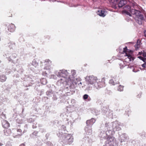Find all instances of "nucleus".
I'll use <instances>...</instances> for the list:
<instances>
[{"label":"nucleus","mask_w":146,"mask_h":146,"mask_svg":"<svg viewBox=\"0 0 146 146\" xmlns=\"http://www.w3.org/2000/svg\"><path fill=\"white\" fill-rule=\"evenodd\" d=\"M124 11L125 13L130 16H131V13L133 15H135V19L139 25H142L144 21V19L143 15H141L140 11L135 9H131L130 6L126 5L124 8Z\"/></svg>","instance_id":"1"},{"label":"nucleus","mask_w":146,"mask_h":146,"mask_svg":"<svg viewBox=\"0 0 146 146\" xmlns=\"http://www.w3.org/2000/svg\"><path fill=\"white\" fill-rule=\"evenodd\" d=\"M55 74L58 77L60 78L57 82L58 85H61V84L64 82L69 83L70 85L71 83L73 80L71 79L70 76H68V73L67 70H60L59 72H56Z\"/></svg>","instance_id":"2"},{"label":"nucleus","mask_w":146,"mask_h":146,"mask_svg":"<svg viewBox=\"0 0 146 146\" xmlns=\"http://www.w3.org/2000/svg\"><path fill=\"white\" fill-rule=\"evenodd\" d=\"M105 132H106V135L113 134L114 132L119 131L121 129L120 123L117 121L110 123H106L105 125Z\"/></svg>","instance_id":"3"},{"label":"nucleus","mask_w":146,"mask_h":146,"mask_svg":"<svg viewBox=\"0 0 146 146\" xmlns=\"http://www.w3.org/2000/svg\"><path fill=\"white\" fill-rule=\"evenodd\" d=\"M105 132H106V135L113 134L114 132L119 131L121 129L120 123L117 121L110 123H106L105 125Z\"/></svg>","instance_id":"4"},{"label":"nucleus","mask_w":146,"mask_h":146,"mask_svg":"<svg viewBox=\"0 0 146 146\" xmlns=\"http://www.w3.org/2000/svg\"><path fill=\"white\" fill-rule=\"evenodd\" d=\"M106 134V132L103 131L101 132L100 136L101 138L106 139L105 141L106 146H114V144H117L115 138L111 135L113 134Z\"/></svg>","instance_id":"5"},{"label":"nucleus","mask_w":146,"mask_h":146,"mask_svg":"<svg viewBox=\"0 0 146 146\" xmlns=\"http://www.w3.org/2000/svg\"><path fill=\"white\" fill-rule=\"evenodd\" d=\"M59 131L57 134L59 137H62V142L65 145H70L73 142V137L71 134L63 133L62 132Z\"/></svg>","instance_id":"6"},{"label":"nucleus","mask_w":146,"mask_h":146,"mask_svg":"<svg viewBox=\"0 0 146 146\" xmlns=\"http://www.w3.org/2000/svg\"><path fill=\"white\" fill-rule=\"evenodd\" d=\"M86 82L88 84L93 85L95 82H98V79L93 75L87 76L85 78Z\"/></svg>","instance_id":"7"},{"label":"nucleus","mask_w":146,"mask_h":146,"mask_svg":"<svg viewBox=\"0 0 146 146\" xmlns=\"http://www.w3.org/2000/svg\"><path fill=\"white\" fill-rule=\"evenodd\" d=\"M72 82L69 86V88L71 89H74L77 86H79L80 87V85H82V83L80 82L79 79L76 78L74 80L72 79Z\"/></svg>","instance_id":"8"},{"label":"nucleus","mask_w":146,"mask_h":146,"mask_svg":"<svg viewBox=\"0 0 146 146\" xmlns=\"http://www.w3.org/2000/svg\"><path fill=\"white\" fill-rule=\"evenodd\" d=\"M3 56H6L7 58L9 61L13 62L12 59L15 58L17 57V55L15 53L13 54H12L11 56V54L8 52H6Z\"/></svg>","instance_id":"9"},{"label":"nucleus","mask_w":146,"mask_h":146,"mask_svg":"<svg viewBox=\"0 0 146 146\" xmlns=\"http://www.w3.org/2000/svg\"><path fill=\"white\" fill-rule=\"evenodd\" d=\"M119 139L120 141V143H121L129 139V137L126 134L123 133L119 137Z\"/></svg>","instance_id":"10"},{"label":"nucleus","mask_w":146,"mask_h":146,"mask_svg":"<svg viewBox=\"0 0 146 146\" xmlns=\"http://www.w3.org/2000/svg\"><path fill=\"white\" fill-rule=\"evenodd\" d=\"M96 119L94 118H92L90 120H87L86 121V127H91L93 124L95 122Z\"/></svg>","instance_id":"11"},{"label":"nucleus","mask_w":146,"mask_h":146,"mask_svg":"<svg viewBox=\"0 0 146 146\" xmlns=\"http://www.w3.org/2000/svg\"><path fill=\"white\" fill-rule=\"evenodd\" d=\"M45 67L44 68V69L47 70L49 69L50 68H49L50 65L51 64V62L49 59H46L45 60Z\"/></svg>","instance_id":"12"},{"label":"nucleus","mask_w":146,"mask_h":146,"mask_svg":"<svg viewBox=\"0 0 146 146\" xmlns=\"http://www.w3.org/2000/svg\"><path fill=\"white\" fill-rule=\"evenodd\" d=\"M86 133L87 135H90L92 133V130L91 127H86L85 128Z\"/></svg>","instance_id":"13"},{"label":"nucleus","mask_w":146,"mask_h":146,"mask_svg":"<svg viewBox=\"0 0 146 146\" xmlns=\"http://www.w3.org/2000/svg\"><path fill=\"white\" fill-rule=\"evenodd\" d=\"M2 124L3 127L5 128H7L10 126L9 123L7 121L4 120L2 121Z\"/></svg>","instance_id":"14"},{"label":"nucleus","mask_w":146,"mask_h":146,"mask_svg":"<svg viewBox=\"0 0 146 146\" xmlns=\"http://www.w3.org/2000/svg\"><path fill=\"white\" fill-rule=\"evenodd\" d=\"M127 3V1L125 0H121L118 4V7L120 8L124 6Z\"/></svg>","instance_id":"15"},{"label":"nucleus","mask_w":146,"mask_h":146,"mask_svg":"<svg viewBox=\"0 0 146 146\" xmlns=\"http://www.w3.org/2000/svg\"><path fill=\"white\" fill-rule=\"evenodd\" d=\"M101 82H100V80L98 79V82H96L94 83L93 85H92L94 88L96 89H98L99 88H101L102 86L101 85Z\"/></svg>","instance_id":"16"},{"label":"nucleus","mask_w":146,"mask_h":146,"mask_svg":"<svg viewBox=\"0 0 146 146\" xmlns=\"http://www.w3.org/2000/svg\"><path fill=\"white\" fill-rule=\"evenodd\" d=\"M8 30L10 32H13L15 30V25L11 23L8 26Z\"/></svg>","instance_id":"17"},{"label":"nucleus","mask_w":146,"mask_h":146,"mask_svg":"<svg viewBox=\"0 0 146 146\" xmlns=\"http://www.w3.org/2000/svg\"><path fill=\"white\" fill-rule=\"evenodd\" d=\"M97 13L98 15L101 17H104L106 16L105 11L104 10H99L98 11Z\"/></svg>","instance_id":"18"},{"label":"nucleus","mask_w":146,"mask_h":146,"mask_svg":"<svg viewBox=\"0 0 146 146\" xmlns=\"http://www.w3.org/2000/svg\"><path fill=\"white\" fill-rule=\"evenodd\" d=\"M4 134L7 136L9 135L11 133V131L10 129L6 128L4 130Z\"/></svg>","instance_id":"19"},{"label":"nucleus","mask_w":146,"mask_h":146,"mask_svg":"<svg viewBox=\"0 0 146 146\" xmlns=\"http://www.w3.org/2000/svg\"><path fill=\"white\" fill-rule=\"evenodd\" d=\"M128 68H133V71L135 72H136L139 71V70L138 68L137 67H133V66L129 65L128 66Z\"/></svg>","instance_id":"20"},{"label":"nucleus","mask_w":146,"mask_h":146,"mask_svg":"<svg viewBox=\"0 0 146 146\" xmlns=\"http://www.w3.org/2000/svg\"><path fill=\"white\" fill-rule=\"evenodd\" d=\"M71 74H72V76L71 75H69V74L68 75V77L70 76L71 79H73L74 80V79H75V78L74 77V76L76 75V72L75 70H72L71 71Z\"/></svg>","instance_id":"21"},{"label":"nucleus","mask_w":146,"mask_h":146,"mask_svg":"<svg viewBox=\"0 0 146 146\" xmlns=\"http://www.w3.org/2000/svg\"><path fill=\"white\" fill-rule=\"evenodd\" d=\"M7 78L6 76L4 75H2L0 76V81L1 82H5Z\"/></svg>","instance_id":"22"},{"label":"nucleus","mask_w":146,"mask_h":146,"mask_svg":"<svg viewBox=\"0 0 146 146\" xmlns=\"http://www.w3.org/2000/svg\"><path fill=\"white\" fill-rule=\"evenodd\" d=\"M110 2H111L112 3H113L114 4L113 6V8L114 9L117 8V5H116V3H117L118 0H110Z\"/></svg>","instance_id":"23"},{"label":"nucleus","mask_w":146,"mask_h":146,"mask_svg":"<svg viewBox=\"0 0 146 146\" xmlns=\"http://www.w3.org/2000/svg\"><path fill=\"white\" fill-rule=\"evenodd\" d=\"M38 132L36 131H35L31 134L30 135L31 137L32 138H34L35 137H36L37 136Z\"/></svg>","instance_id":"24"},{"label":"nucleus","mask_w":146,"mask_h":146,"mask_svg":"<svg viewBox=\"0 0 146 146\" xmlns=\"http://www.w3.org/2000/svg\"><path fill=\"white\" fill-rule=\"evenodd\" d=\"M109 83L112 84V85H114L115 84H119V82L118 81L117 82H115L113 79H111L110 80Z\"/></svg>","instance_id":"25"},{"label":"nucleus","mask_w":146,"mask_h":146,"mask_svg":"<svg viewBox=\"0 0 146 146\" xmlns=\"http://www.w3.org/2000/svg\"><path fill=\"white\" fill-rule=\"evenodd\" d=\"M17 132H19V133H18L17 135H16L14 137H18L19 136H20L22 135V134L21 133L22 131L21 129H18L17 130Z\"/></svg>","instance_id":"26"},{"label":"nucleus","mask_w":146,"mask_h":146,"mask_svg":"<svg viewBox=\"0 0 146 146\" xmlns=\"http://www.w3.org/2000/svg\"><path fill=\"white\" fill-rule=\"evenodd\" d=\"M32 65L35 67H36L38 65V63L35 60H34L32 62Z\"/></svg>","instance_id":"27"},{"label":"nucleus","mask_w":146,"mask_h":146,"mask_svg":"<svg viewBox=\"0 0 146 146\" xmlns=\"http://www.w3.org/2000/svg\"><path fill=\"white\" fill-rule=\"evenodd\" d=\"M40 80L41 83L43 85H45L47 83V80L45 78H42Z\"/></svg>","instance_id":"28"},{"label":"nucleus","mask_w":146,"mask_h":146,"mask_svg":"<svg viewBox=\"0 0 146 146\" xmlns=\"http://www.w3.org/2000/svg\"><path fill=\"white\" fill-rule=\"evenodd\" d=\"M126 56L128 57V58L129 59L130 61H131L134 60V58L130 54H126Z\"/></svg>","instance_id":"29"},{"label":"nucleus","mask_w":146,"mask_h":146,"mask_svg":"<svg viewBox=\"0 0 146 146\" xmlns=\"http://www.w3.org/2000/svg\"><path fill=\"white\" fill-rule=\"evenodd\" d=\"M6 115L3 112H2L1 114H0V117L4 120V119L6 118Z\"/></svg>","instance_id":"30"},{"label":"nucleus","mask_w":146,"mask_h":146,"mask_svg":"<svg viewBox=\"0 0 146 146\" xmlns=\"http://www.w3.org/2000/svg\"><path fill=\"white\" fill-rule=\"evenodd\" d=\"M123 86L121 85H119L117 88V90L119 91H122L123 90Z\"/></svg>","instance_id":"31"},{"label":"nucleus","mask_w":146,"mask_h":146,"mask_svg":"<svg viewBox=\"0 0 146 146\" xmlns=\"http://www.w3.org/2000/svg\"><path fill=\"white\" fill-rule=\"evenodd\" d=\"M37 123L36 121L34 122L33 123V128H35L37 127Z\"/></svg>","instance_id":"32"},{"label":"nucleus","mask_w":146,"mask_h":146,"mask_svg":"<svg viewBox=\"0 0 146 146\" xmlns=\"http://www.w3.org/2000/svg\"><path fill=\"white\" fill-rule=\"evenodd\" d=\"M144 63L142 65V66L144 68H146V59L144 60H143Z\"/></svg>","instance_id":"33"},{"label":"nucleus","mask_w":146,"mask_h":146,"mask_svg":"<svg viewBox=\"0 0 146 146\" xmlns=\"http://www.w3.org/2000/svg\"><path fill=\"white\" fill-rule=\"evenodd\" d=\"M88 96H89L88 95L85 94L83 96V99L84 100L87 99L88 98Z\"/></svg>","instance_id":"34"},{"label":"nucleus","mask_w":146,"mask_h":146,"mask_svg":"<svg viewBox=\"0 0 146 146\" xmlns=\"http://www.w3.org/2000/svg\"><path fill=\"white\" fill-rule=\"evenodd\" d=\"M27 121H28V122L29 123L33 122V123L35 121L34 119H32L31 118L28 119L27 120Z\"/></svg>","instance_id":"35"},{"label":"nucleus","mask_w":146,"mask_h":146,"mask_svg":"<svg viewBox=\"0 0 146 146\" xmlns=\"http://www.w3.org/2000/svg\"><path fill=\"white\" fill-rule=\"evenodd\" d=\"M46 145L47 146H53V144L50 141L47 142L46 143Z\"/></svg>","instance_id":"36"},{"label":"nucleus","mask_w":146,"mask_h":146,"mask_svg":"<svg viewBox=\"0 0 146 146\" xmlns=\"http://www.w3.org/2000/svg\"><path fill=\"white\" fill-rule=\"evenodd\" d=\"M88 138L89 137H85L83 139L82 141H86L87 140Z\"/></svg>","instance_id":"37"},{"label":"nucleus","mask_w":146,"mask_h":146,"mask_svg":"<svg viewBox=\"0 0 146 146\" xmlns=\"http://www.w3.org/2000/svg\"><path fill=\"white\" fill-rule=\"evenodd\" d=\"M28 125L27 124L25 125L24 126V131L23 132H26L27 131V129Z\"/></svg>","instance_id":"38"},{"label":"nucleus","mask_w":146,"mask_h":146,"mask_svg":"<svg viewBox=\"0 0 146 146\" xmlns=\"http://www.w3.org/2000/svg\"><path fill=\"white\" fill-rule=\"evenodd\" d=\"M61 128L62 129H63L64 131H65L66 130V127L64 125H62L61 126Z\"/></svg>","instance_id":"39"},{"label":"nucleus","mask_w":146,"mask_h":146,"mask_svg":"<svg viewBox=\"0 0 146 146\" xmlns=\"http://www.w3.org/2000/svg\"><path fill=\"white\" fill-rule=\"evenodd\" d=\"M52 93L51 92H50L49 91H47L46 92V94L48 95H50Z\"/></svg>","instance_id":"40"},{"label":"nucleus","mask_w":146,"mask_h":146,"mask_svg":"<svg viewBox=\"0 0 146 146\" xmlns=\"http://www.w3.org/2000/svg\"><path fill=\"white\" fill-rule=\"evenodd\" d=\"M18 72L19 73L21 74L23 72V70L22 68H21Z\"/></svg>","instance_id":"41"},{"label":"nucleus","mask_w":146,"mask_h":146,"mask_svg":"<svg viewBox=\"0 0 146 146\" xmlns=\"http://www.w3.org/2000/svg\"><path fill=\"white\" fill-rule=\"evenodd\" d=\"M138 58H139L140 59L142 60L143 61L145 59V58H143L141 56H139L138 57Z\"/></svg>","instance_id":"42"},{"label":"nucleus","mask_w":146,"mask_h":146,"mask_svg":"<svg viewBox=\"0 0 146 146\" xmlns=\"http://www.w3.org/2000/svg\"><path fill=\"white\" fill-rule=\"evenodd\" d=\"M127 48L126 46L125 47L123 48V52H127Z\"/></svg>","instance_id":"43"},{"label":"nucleus","mask_w":146,"mask_h":146,"mask_svg":"<svg viewBox=\"0 0 146 146\" xmlns=\"http://www.w3.org/2000/svg\"><path fill=\"white\" fill-rule=\"evenodd\" d=\"M108 113V112L106 111V113H105L106 115L108 116H110L111 114H112V113H111V114H110V113L109 114H110V115H109Z\"/></svg>","instance_id":"44"},{"label":"nucleus","mask_w":146,"mask_h":146,"mask_svg":"<svg viewBox=\"0 0 146 146\" xmlns=\"http://www.w3.org/2000/svg\"><path fill=\"white\" fill-rule=\"evenodd\" d=\"M49 135L48 133L46 134V135H45V137H46V139H48V137Z\"/></svg>","instance_id":"45"},{"label":"nucleus","mask_w":146,"mask_h":146,"mask_svg":"<svg viewBox=\"0 0 146 146\" xmlns=\"http://www.w3.org/2000/svg\"><path fill=\"white\" fill-rule=\"evenodd\" d=\"M75 100H71V102L72 103V104H74L75 103Z\"/></svg>","instance_id":"46"},{"label":"nucleus","mask_w":146,"mask_h":146,"mask_svg":"<svg viewBox=\"0 0 146 146\" xmlns=\"http://www.w3.org/2000/svg\"><path fill=\"white\" fill-rule=\"evenodd\" d=\"M137 44L136 45V46L137 48H139V44L138 43V40H137Z\"/></svg>","instance_id":"47"},{"label":"nucleus","mask_w":146,"mask_h":146,"mask_svg":"<svg viewBox=\"0 0 146 146\" xmlns=\"http://www.w3.org/2000/svg\"><path fill=\"white\" fill-rule=\"evenodd\" d=\"M144 36L146 37V31H145L144 32Z\"/></svg>","instance_id":"48"},{"label":"nucleus","mask_w":146,"mask_h":146,"mask_svg":"<svg viewBox=\"0 0 146 146\" xmlns=\"http://www.w3.org/2000/svg\"><path fill=\"white\" fill-rule=\"evenodd\" d=\"M53 99L54 100H55L57 99V98L55 96H54L53 97Z\"/></svg>","instance_id":"49"},{"label":"nucleus","mask_w":146,"mask_h":146,"mask_svg":"<svg viewBox=\"0 0 146 146\" xmlns=\"http://www.w3.org/2000/svg\"><path fill=\"white\" fill-rule=\"evenodd\" d=\"M6 146H11V144H7L6 145Z\"/></svg>","instance_id":"50"},{"label":"nucleus","mask_w":146,"mask_h":146,"mask_svg":"<svg viewBox=\"0 0 146 146\" xmlns=\"http://www.w3.org/2000/svg\"><path fill=\"white\" fill-rule=\"evenodd\" d=\"M20 146H25L24 144L22 143V144H21L20 145Z\"/></svg>","instance_id":"51"},{"label":"nucleus","mask_w":146,"mask_h":146,"mask_svg":"<svg viewBox=\"0 0 146 146\" xmlns=\"http://www.w3.org/2000/svg\"><path fill=\"white\" fill-rule=\"evenodd\" d=\"M143 56L144 57H146V53H143Z\"/></svg>","instance_id":"52"},{"label":"nucleus","mask_w":146,"mask_h":146,"mask_svg":"<svg viewBox=\"0 0 146 146\" xmlns=\"http://www.w3.org/2000/svg\"><path fill=\"white\" fill-rule=\"evenodd\" d=\"M141 96V94H139L137 96V97L138 98H140V97Z\"/></svg>","instance_id":"53"},{"label":"nucleus","mask_w":146,"mask_h":146,"mask_svg":"<svg viewBox=\"0 0 146 146\" xmlns=\"http://www.w3.org/2000/svg\"><path fill=\"white\" fill-rule=\"evenodd\" d=\"M11 71L10 70H9V71L7 73V74H10L11 73Z\"/></svg>","instance_id":"54"},{"label":"nucleus","mask_w":146,"mask_h":146,"mask_svg":"<svg viewBox=\"0 0 146 146\" xmlns=\"http://www.w3.org/2000/svg\"><path fill=\"white\" fill-rule=\"evenodd\" d=\"M3 144L1 143H0V146H2L3 145Z\"/></svg>","instance_id":"55"},{"label":"nucleus","mask_w":146,"mask_h":146,"mask_svg":"<svg viewBox=\"0 0 146 146\" xmlns=\"http://www.w3.org/2000/svg\"><path fill=\"white\" fill-rule=\"evenodd\" d=\"M98 114V113H96V114H95V115H97Z\"/></svg>","instance_id":"56"},{"label":"nucleus","mask_w":146,"mask_h":146,"mask_svg":"<svg viewBox=\"0 0 146 146\" xmlns=\"http://www.w3.org/2000/svg\"><path fill=\"white\" fill-rule=\"evenodd\" d=\"M66 120L67 121H68V119L67 118H66Z\"/></svg>","instance_id":"57"},{"label":"nucleus","mask_w":146,"mask_h":146,"mask_svg":"<svg viewBox=\"0 0 146 146\" xmlns=\"http://www.w3.org/2000/svg\"><path fill=\"white\" fill-rule=\"evenodd\" d=\"M136 45H135V47H136Z\"/></svg>","instance_id":"58"},{"label":"nucleus","mask_w":146,"mask_h":146,"mask_svg":"<svg viewBox=\"0 0 146 146\" xmlns=\"http://www.w3.org/2000/svg\"><path fill=\"white\" fill-rule=\"evenodd\" d=\"M145 59H146V58H145Z\"/></svg>","instance_id":"59"},{"label":"nucleus","mask_w":146,"mask_h":146,"mask_svg":"<svg viewBox=\"0 0 146 146\" xmlns=\"http://www.w3.org/2000/svg\"><path fill=\"white\" fill-rule=\"evenodd\" d=\"M106 146V145H105V146Z\"/></svg>","instance_id":"60"}]
</instances>
